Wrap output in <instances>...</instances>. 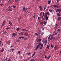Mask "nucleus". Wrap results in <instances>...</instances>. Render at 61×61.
<instances>
[{
	"label": "nucleus",
	"mask_w": 61,
	"mask_h": 61,
	"mask_svg": "<svg viewBox=\"0 0 61 61\" xmlns=\"http://www.w3.org/2000/svg\"><path fill=\"white\" fill-rule=\"evenodd\" d=\"M57 2L58 4H57L56 5H53V7H55V8H59V5H58L59 2V0H57Z\"/></svg>",
	"instance_id": "f257e3e1"
},
{
	"label": "nucleus",
	"mask_w": 61,
	"mask_h": 61,
	"mask_svg": "<svg viewBox=\"0 0 61 61\" xmlns=\"http://www.w3.org/2000/svg\"><path fill=\"white\" fill-rule=\"evenodd\" d=\"M41 43L40 42L39 45H37V47H36V50H37V49H38V48H39V47H40V46H41Z\"/></svg>",
	"instance_id": "f03ea898"
},
{
	"label": "nucleus",
	"mask_w": 61,
	"mask_h": 61,
	"mask_svg": "<svg viewBox=\"0 0 61 61\" xmlns=\"http://www.w3.org/2000/svg\"><path fill=\"white\" fill-rule=\"evenodd\" d=\"M56 12H58L59 13H60V12H61V9H57L56 10Z\"/></svg>",
	"instance_id": "7ed1b4c3"
},
{
	"label": "nucleus",
	"mask_w": 61,
	"mask_h": 61,
	"mask_svg": "<svg viewBox=\"0 0 61 61\" xmlns=\"http://www.w3.org/2000/svg\"><path fill=\"white\" fill-rule=\"evenodd\" d=\"M5 21L6 22V20L4 21L3 22V23L1 25V27H2V26H4V25H5Z\"/></svg>",
	"instance_id": "20e7f679"
},
{
	"label": "nucleus",
	"mask_w": 61,
	"mask_h": 61,
	"mask_svg": "<svg viewBox=\"0 0 61 61\" xmlns=\"http://www.w3.org/2000/svg\"><path fill=\"white\" fill-rule=\"evenodd\" d=\"M4 48H1L0 50V52H4Z\"/></svg>",
	"instance_id": "39448f33"
},
{
	"label": "nucleus",
	"mask_w": 61,
	"mask_h": 61,
	"mask_svg": "<svg viewBox=\"0 0 61 61\" xmlns=\"http://www.w3.org/2000/svg\"><path fill=\"white\" fill-rule=\"evenodd\" d=\"M25 36H29V34L28 33H25Z\"/></svg>",
	"instance_id": "423d86ee"
},
{
	"label": "nucleus",
	"mask_w": 61,
	"mask_h": 61,
	"mask_svg": "<svg viewBox=\"0 0 61 61\" xmlns=\"http://www.w3.org/2000/svg\"><path fill=\"white\" fill-rule=\"evenodd\" d=\"M15 35V33H13L12 34V36H16L17 35Z\"/></svg>",
	"instance_id": "0eeeda50"
},
{
	"label": "nucleus",
	"mask_w": 61,
	"mask_h": 61,
	"mask_svg": "<svg viewBox=\"0 0 61 61\" xmlns=\"http://www.w3.org/2000/svg\"><path fill=\"white\" fill-rule=\"evenodd\" d=\"M22 10L24 11H25V7H23L22 8Z\"/></svg>",
	"instance_id": "6e6552de"
},
{
	"label": "nucleus",
	"mask_w": 61,
	"mask_h": 61,
	"mask_svg": "<svg viewBox=\"0 0 61 61\" xmlns=\"http://www.w3.org/2000/svg\"><path fill=\"white\" fill-rule=\"evenodd\" d=\"M23 33H24V32H20L19 33V35H21V34H23Z\"/></svg>",
	"instance_id": "1a4fd4ad"
},
{
	"label": "nucleus",
	"mask_w": 61,
	"mask_h": 61,
	"mask_svg": "<svg viewBox=\"0 0 61 61\" xmlns=\"http://www.w3.org/2000/svg\"><path fill=\"white\" fill-rule=\"evenodd\" d=\"M44 43L45 44V45H46V43H47V40H45V41H44Z\"/></svg>",
	"instance_id": "9d476101"
},
{
	"label": "nucleus",
	"mask_w": 61,
	"mask_h": 61,
	"mask_svg": "<svg viewBox=\"0 0 61 61\" xmlns=\"http://www.w3.org/2000/svg\"><path fill=\"white\" fill-rule=\"evenodd\" d=\"M61 17H58V21H60V20L61 19Z\"/></svg>",
	"instance_id": "9b49d317"
},
{
	"label": "nucleus",
	"mask_w": 61,
	"mask_h": 61,
	"mask_svg": "<svg viewBox=\"0 0 61 61\" xmlns=\"http://www.w3.org/2000/svg\"><path fill=\"white\" fill-rule=\"evenodd\" d=\"M29 61H36V60L33 59H31Z\"/></svg>",
	"instance_id": "f8f14e48"
},
{
	"label": "nucleus",
	"mask_w": 61,
	"mask_h": 61,
	"mask_svg": "<svg viewBox=\"0 0 61 61\" xmlns=\"http://www.w3.org/2000/svg\"><path fill=\"white\" fill-rule=\"evenodd\" d=\"M20 30V29H19V28L18 27L16 29V30L17 31H18Z\"/></svg>",
	"instance_id": "ddd939ff"
},
{
	"label": "nucleus",
	"mask_w": 61,
	"mask_h": 61,
	"mask_svg": "<svg viewBox=\"0 0 61 61\" xmlns=\"http://www.w3.org/2000/svg\"><path fill=\"white\" fill-rule=\"evenodd\" d=\"M46 14H47V15H50V13H49V12H47L46 13Z\"/></svg>",
	"instance_id": "4468645a"
},
{
	"label": "nucleus",
	"mask_w": 61,
	"mask_h": 61,
	"mask_svg": "<svg viewBox=\"0 0 61 61\" xmlns=\"http://www.w3.org/2000/svg\"><path fill=\"white\" fill-rule=\"evenodd\" d=\"M57 15L58 16H60L61 15L58 13H57Z\"/></svg>",
	"instance_id": "2eb2a0df"
},
{
	"label": "nucleus",
	"mask_w": 61,
	"mask_h": 61,
	"mask_svg": "<svg viewBox=\"0 0 61 61\" xmlns=\"http://www.w3.org/2000/svg\"><path fill=\"white\" fill-rule=\"evenodd\" d=\"M50 37H50V36L48 37V41H49V40H50V39L51 38Z\"/></svg>",
	"instance_id": "dca6fc26"
},
{
	"label": "nucleus",
	"mask_w": 61,
	"mask_h": 61,
	"mask_svg": "<svg viewBox=\"0 0 61 61\" xmlns=\"http://www.w3.org/2000/svg\"><path fill=\"white\" fill-rule=\"evenodd\" d=\"M13 10L11 9H10L8 10V11L9 12H11Z\"/></svg>",
	"instance_id": "f3484780"
},
{
	"label": "nucleus",
	"mask_w": 61,
	"mask_h": 61,
	"mask_svg": "<svg viewBox=\"0 0 61 61\" xmlns=\"http://www.w3.org/2000/svg\"><path fill=\"white\" fill-rule=\"evenodd\" d=\"M51 2V1H50V0H49V1H48V4H50Z\"/></svg>",
	"instance_id": "a211bd4d"
},
{
	"label": "nucleus",
	"mask_w": 61,
	"mask_h": 61,
	"mask_svg": "<svg viewBox=\"0 0 61 61\" xmlns=\"http://www.w3.org/2000/svg\"><path fill=\"white\" fill-rule=\"evenodd\" d=\"M36 54V52H35L32 55V57H33L34 56H35V54Z\"/></svg>",
	"instance_id": "6ab92c4d"
},
{
	"label": "nucleus",
	"mask_w": 61,
	"mask_h": 61,
	"mask_svg": "<svg viewBox=\"0 0 61 61\" xmlns=\"http://www.w3.org/2000/svg\"><path fill=\"white\" fill-rule=\"evenodd\" d=\"M45 18L46 19V20L47 21V20L48 19V17L47 16L45 17Z\"/></svg>",
	"instance_id": "aec40b11"
},
{
	"label": "nucleus",
	"mask_w": 61,
	"mask_h": 61,
	"mask_svg": "<svg viewBox=\"0 0 61 61\" xmlns=\"http://www.w3.org/2000/svg\"><path fill=\"white\" fill-rule=\"evenodd\" d=\"M47 22H46L45 21H44L43 22V24L45 25H46V24Z\"/></svg>",
	"instance_id": "412c9836"
},
{
	"label": "nucleus",
	"mask_w": 61,
	"mask_h": 61,
	"mask_svg": "<svg viewBox=\"0 0 61 61\" xmlns=\"http://www.w3.org/2000/svg\"><path fill=\"white\" fill-rule=\"evenodd\" d=\"M44 32H41V35H43V34H44Z\"/></svg>",
	"instance_id": "4be33fe9"
},
{
	"label": "nucleus",
	"mask_w": 61,
	"mask_h": 61,
	"mask_svg": "<svg viewBox=\"0 0 61 61\" xmlns=\"http://www.w3.org/2000/svg\"><path fill=\"white\" fill-rule=\"evenodd\" d=\"M42 40V39H39L38 41H37V42H40V41H41Z\"/></svg>",
	"instance_id": "5701e85b"
},
{
	"label": "nucleus",
	"mask_w": 61,
	"mask_h": 61,
	"mask_svg": "<svg viewBox=\"0 0 61 61\" xmlns=\"http://www.w3.org/2000/svg\"><path fill=\"white\" fill-rule=\"evenodd\" d=\"M9 24H10V25H12V23H11V22L10 21H9Z\"/></svg>",
	"instance_id": "b1692460"
},
{
	"label": "nucleus",
	"mask_w": 61,
	"mask_h": 61,
	"mask_svg": "<svg viewBox=\"0 0 61 61\" xmlns=\"http://www.w3.org/2000/svg\"><path fill=\"white\" fill-rule=\"evenodd\" d=\"M56 47H57L56 46V45L54 48L55 50H56Z\"/></svg>",
	"instance_id": "393cba45"
},
{
	"label": "nucleus",
	"mask_w": 61,
	"mask_h": 61,
	"mask_svg": "<svg viewBox=\"0 0 61 61\" xmlns=\"http://www.w3.org/2000/svg\"><path fill=\"white\" fill-rule=\"evenodd\" d=\"M49 11H50V12L51 13H52V12H53V11H52V10L51 9L49 10Z\"/></svg>",
	"instance_id": "a878e982"
},
{
	"label": "nucleus",
	"mask_w": 61,
	"mask_h": 61,
	"mask_svg": "<svg viewBox=\"0 0 61 61\" xmlns=\"http://www.w3.org/2000/svg\"><path fill=\"white\" fill-rule=\"evenodd\" d=\"M26 54H28V55H31V53H29V52H27Z\"/></svg>",
	"instance_id": "bb28decb"
},
{
	"label": "nucleus",
	"mask_w": 61,
	"mask_h": 61,
	"mask_svg": "<svg viewBox=\"0 0 61 61\" xmlns=\"http://www.w3.org/2000/svg\"><path fill=\"white\" fill-rule=\"evenodd\" d=\"M45 28V27L43 28V27H42L41 28V29L42 30H44V29Z\"/></svg>",
	"instance_id": "cd10ccee"
},
{
	"label": "nucleus",
	"mask_w": 61,
	"mask_h": 61,
	"mask_svg": "<svg viewBox=\"0 0 61 61\" xmlns=\"http://www.w3.org/2000/svg\"><path fill=\"white\" fill-rule=\"evenodd\" d=\"M43 13L42 12H41L40 14V16H42V14Z\"/></svg>",
	"instance_id": "c85d7f7f"
},
{
	"label": "nucleus",
	"mask_w": 61,
	"mask_h": 61,
	"mask_svg": "<svg viewBox=\"0 0 61 61\" xmlns=\"http://www.w3.org/2000/svg\"><path fill=\"white\" fill-rule=\"evenodd\" d=\"M46 8V7H45L43 11H45V10Z\"/></svg>",
	"instance_id": "c756f323"
},
{
	"label": "nucleus",
	"mask_w": 61,
	"mask_h": 61,
	"mask_svg": "<svg viewBox=\"0 0 61 61\" xmlns=\"http://www.w3.org/2000/svg\"><path fill=\"white\" fill-rule=\"evenodd\" d=\"M1 44H2V42L1 41H0V46H1Z\"/></svg>",
	"instance_id": "7c9ffc66"
},
{
	"label": "nucleus",
	"mask_w": 61,
	"mask_h": 61,
	"mask_svg": "<svg viewBox=\"0 0 61 61\" xmlns=\"http://www.w3.org/2000/svg\"><path fill=\"white\" fill-rule=\"evenodd\" d=\"M47 47L48 49H49V46L48 45H47Z\"/></svg>",
	"instance_id": "2f4dec72"
},
{
	"label": "nucleus",
	"mask_w": 61,
	"mask_h": 61,
	"mask_svg": "<svg viewBox=\"0 0 61 61\" xmlns=\"http://www.w3.org/2000/svg\"><path fill=\"white\" fill-rule=\"evenodd\" d=\"M39 8L41 10H42V8H41V6H40Z\"/></svg>",
	"instance_id": "473e14b6"
},
{
	"label": "nucleus",
	"mask_w": 61,
	"mask_h": 61,
	"mask_svg": "<svg viewBox=\"0 0 61 61\" xmlns=\"http://www.w3.org/2000/svg\"><path fill=\"white\" fill-rule=\"evenodd\" d=\"M51 47L52 48H53V45L52 44L51 45Z\"/></svg>",
	"instance_id": "72a5a7b5"
},
{
	"label": "nucleus",
	"mask_w": 61,
	"mask_h": 61,
	"mask_svg": "<svg viewBox=\"0 0 61 61\" xmlns=\"http://www.w3.org/2000/svg\"><path fill=\"white\" fill-rule=\"evenodd\" d=\"M27 40V38H26V37H25L24 39V40H25H25Z\"/></svg>",
	"instance_id": "f704fd0d"
},
{
	"label": "nucleus",
	"mask_w": 61,
	"mask_h": 61,
	"mask_svg": "<svg viewBox=\"0 0 61 61\" xmlns=\"http://www.w3.org/2000/svg\"><path fill=\"white\" fill-rule=\"evenodd\" d=\"M13 8H15V7H16V6L15 5H13Z\"/></svg>",
	"instance_id": "c9c22d12"
},
{
	"label": "nucleus",
	"mask_w": 61,
	"mask_h": 61,
	"mask_svg": "<svg viewBox=\"0 0 61 61\" xmlns=\"http://www.w3.org/2000/svg\"><path fill=\"white\" fill-rule=\"evenodd\" d=\"M52 39H53V40H55V37H54L52 38Z\"/></svg>",
	"instance_id": "e433bc0d"
},
{
	"label": "nucleus",
	"mask_w": 61,
	"mask_h": 61,
	"mask_svg": "<svg viewBox=\"0 0 61 61\" xmlns=\"http://www.w3.org/2000/svg\"><path fill=\"white\" fill-rule=\"evenodd\" d=\"M59 31H59H61V30H60V29H59L57 31Z\"/></svg>",
	"instance_id": "4c0bfd02"
},
{
	"label": "nucleus",
	"mask_w": 61,
	"mask_h": 61,
	"mask_svg": "<svg viewBox=\"0 0 61 61\" xmlns=\"http://www.w3.org/2000/svg\"><path fill=\"white\" fill-rule=\"evenodd\" d=\"M42 48H43V47H42V46H41V47H40L41 49H42Z\"/></svg>",
	"instance_id": "58836bf2"
},
{
	"label": "nucleus",
	"mask_w": 61,
	"mask_h": 61,
	"mask_svg": "<svg viewBox=\"0 0 61 61\" xmlns=\"http://www.w3.org/2000/svg\"><path fill=\"white\" fill-rule=\"evenodd\" d=\"M35 35H36L37 36H38V34L37 33H35Z\"/></svg>",
	"instance_id": "ea45409f"
},
{
	"label": "nucleus",
	"mask_w": 61,
	"mask_h": 61,
	"mask_svg": "<svg viewBox=\"0 0 61 61\" xmlns=\"http://www.w3.org/2000/svg\"><path fill=\"white\" fill-rule=\"evenodd\" d=\"M25 30L26 29H22V31H25Z\"/></svg>",
	"instance_id": "a19ab883"
},
{
	"label": "nucleus",
	"mask_w": 61,
	"mask_h": 61,
	"mask_svg": "<svg viewBox=\"0 0 61 61\" xmlns=\"http://www.w3.org/2000/svg\"><path fill=\"white\" fill-rule=\"evenodd\" d=\"M18 0H16L15 1V2H18Z\"/></svg>",
	"instance_id": "79ce46f5"
},
{
	"label": "nucleus",
	"mask_w": 61,
	"mask_h": 61,
	"mask_svg": "<svg viewBox=\"0 0 61 61\" xmlns=\"http://www.w3.org/2000/svg\"><path fill=\"white\" fill-rule=\"evenodd\" d=\"M19 38L20 39H21V38H22V36H20V37H19Z\"/></svg>",
	"instance_id": "37998d69"
},
{
	"label": "nucleus",
	"mask_w": 61,
	"mask_h": 61,
	"mask_svg": "<svg viewBox=\"0 0 61 61\" xmlns=\"http://www.w3.org/2000/svg\"><path fill=\"white\" fill-rule=\"evenodd\" d=\"M52 38H50V40L49 41H50V40H52Z\"/></svg>",
	"instance_id": "c03bdc74"
},
{
	"label": "nucleus",
	"mask_w": 61,
	"mask_h": 61,
	"mask_svg": "<svg viewBox=\"0 0 61 61\" xmlns=\"http://www.w3.org/2000/svg\"><path fill=\"white\" fill-rule=\"evenodd\" d=\"M41 46L43 47V44H41Z\"/></svg>",
	"instance_id": "a18cd8bd"
},
{
	"label": "nucleus",
	"mask_w": 61,
	"mask_h": 61,
	"mask_svg": "<svg viewBox=\"0 0 61 61\" xmlns=\"http://www.w3.org/2000/svg\"><path fill=\"white\" fill-rule=\"evenodd\" d=\"M6 29H7V30H8V29H9V27H7L6 28Z\"/></svg>",
	"instance_id": "49530a36"
},
{
	"label": "nucleus",
	"mask_w": 61,
	"mask_h": 61,
	"mask_svg": "<svg viewBox=\"0 0 61 61\" xmlns=\"http://www.w3.org/2000/svg\"><path fill=\"white\" fill-rule=\"evenodd\" d=\"M43 16H44V15H45V13H44V12L43 13Z\"/></svg>",
	"instance_id": "de8ad7c7"
},
{
	"label": "nucleus",
	"mask_w": 61,
	"mask_h": 61,
	"mask_svg": "<svg viewBox=\"0 0 61 61\" xmlns=\"http://www.w3.org/2000/svg\"><path fill=\"white\" fill-rule=\"evenodd\" d=\"M47 14H46V15H45V17H46V16H47Z\"/></svg>",
	"instance_id": "09e8293b"
},
{
	"label": "nucleus",
	"mask_w": 61,
	"mask_h": 61,
	"mask_svg": "<svg viewBox=\"0 0 61 61\" xmlns=\"http://www.w3.org/2000/svg\"><path fill=\"white\" fill-rule=\"evenodd\" d=\"M50 58L48 56L47 57V59H49Z\"/></svg>",
	"instance_id": "8fccbe9b"
},
{
	"label": "nucleus",
	"mask_w": 61,
	"mask_h": 61,
	"mask_svg": "<svg viewBox=\"0 0 61 61\" xmlns=\"http://www.w3.org/2000/svg\"><path fill=\"white\" fill-rule=\"evenodd\" d=\"M36 17V16H35V15H34L33 16V18H35Z\"/></svg>",
	"instance_id": "3c124183"
},
{
	"label": "nucleus",
	"mask_w": 61,
	"mask_h": 61,
	"mask_svg": "<svg viewBox=\"0 0 61 61\" xmlns=\"http://www.w3.org/2000/svg\"><path fill=\"white\" fill-rule=\"evenodd\" d=\"M12 51H14L15 50V49H12Z\"/></svg>",
	"instance_id": "603ef678"
},
{
	"label": "nucleus",
	"mask_w": 61,
	"mask_h": 61,
	"mask_svg": "<svg viewBox=\"0 0 61 61\" xmlns=\"http://www.w3.org/2000/svg\"><path fill=\"white\" fill-rule=\"evenodd\" d=\"M5 61H7V59H5Z\"/></svg>",
	"instance_id": "864d4df0"
},
{
	"label": "nucleus",
	"mask_w": 61,
	"mask_h": 61,
	"mask_svg": "<svg viewBox=\"0 0 61 61\" xmlns=\"http://www.w3.org/2000/svg\"><path fill=\"white\" fill-rule=\"evenodd\" d=\"M57 34V33H55V35H56Z\"/></svg>",
	"instance_id": "5fc2aeb1"
},
{
	"label": "nucleus",
	"mask_w": 61,
	"mask_h": 61,
	"mask_svg": "<svg viewBox=\"0 0 61 61\" xmlns=\"http://www.w3.org/2000/svg\"><path fill=\"white\" fill-rule=\"evenodd\" d=\"M52 37H53V36H51V38H52Z\"/></svg>",
	"instance_id": "6e6d98bb"
},
{
	"label": "nucleus",
	"mask_w": 61,
	"mask_h": 61,
	"mask_svg": "<svg viewBox=\"0 0 61 61\" xmlns=\"http://www.w3.org/2000/svg\"><path fill=\"white\" fill-rule=\"evenodd\" d=\"M22 37L23 39H24L25 38V36Z\"/></svg>",
	"instance_id": "4d7b16f0"
},
{
	"label": "nucleus",
	"mask_w": 61,
	"mask_h": 61,
	"mask_svg": "<svg viewBox=\"0 0 61 61\" xmlns=\"http://www.w3.org/2000/svg\"><path fill=\"white\" fill-rule=\"evenodd\" d=\"M45 58H47V56H45Z\"/></svg>",
	"instance_id": "13d9d810"
},
{
	"label": "nucleus",
	"mask_w": 61,
	"mask_h": 61,
	"mask_svg": "<svg viewBox=\"0 0 61 61\" xmlns=\"http://www.w3.org/2000/svg\"><path fill=\"white\" fill-rule=\"evenodd\" d=\"M0 5H1V6H2V5H3V4H0Z\"/></svg>",
	"instance_id": "bf43d9fd"
},
{
	"label": "nucleus",
	"mask_w": 61,
	"mask_h": 61,
	"mask_svg": "<svg viewBox=\"0 0 61 61\" xmlns=\"http://www.w3.org/2000/svg\"><path fill=\"white\" fill-rule=\"evenodd\" d=\"M5 34H7V32H6V31H5Z\"/></svg>",
	"instance_id": "052dcab7"
},
{
	"label": "nucleus",
	"mask_w": 61,
	"mask_h": 61,
	"mask_svg": "<svg viewBox=\"0 0 61 61\" xmlns=\"http://www.w3.org/2000/svg\"><path fill=\"white\" fill-rule=\"evenodd\" d=\"M42 18V19H43V16H41Z\"/></svg>",
	"instance_id": "680f3d73"
},
{
	"label": "nucleus",
	"mask_w": 61,
	"mask_h": 61,
	"mask_svg": "<svg viewBox=\"0 0 61 61\" xmlns=\"http://www.w3.org/2000/svg\"><path fill=\"white\" fill-rule=\"evenodd\" d=\"M20 53V51H19L18 52V54Z\"/></svg>",
	"instance_id": "e2e57ef3"
},
{
	"label": "nucleus",
	"mask_w": 61,
	"mask_h": 61,
	"mask_svg": "<svg viewBox=\"0 0 61 61\" xmlns=\"http://www.w3.org/2000/svg\"><path fill=\"white\" fill-rule=\"evenodd\" d=\"M25 31H26V32H27V31H28V30H25Z\"/></svg>",
	"instance_id": "0e129e2a"
},
{
	"label": "nucleus",
	"mask_w": 61,
	"mask_h": 61,
	"mask_svg": "<svg viewBox=\"0 0 61 61\" xmlns=\"http://www.w3.org/2000/svg\"><path fill=\"white\" fill-rule=\"evenodd\" d=\"M10 51H13L12 50V49H11L10 50Z\"/></svg>",
	"instance_id": "69168bd1"
},
{
	"label": "nucleus",
	"mask_w": 61,
	"mask_h": 61,
	"mask_svg": "<svg viewBox=\"0 0 61 61\" xmlns=\"http://www.w3.org/2000/svg\"><path fill=\"white\" fill-rule=\"evenodd\" d=\"M50 58L51 57V56H48Z\"/></svg>",
	"instance_id": "338daca9"
},
{
	"label": "nucleus",
	"mask_w": 61,
	"mask_h": 61,
	"mask_svg": "<svg viewBox=\"0 0 61 61\" xmlns=\"http://www.w3.org/2000/svg\"><path fill=\"white\" fill-rule=\"evenodd\" d=\"M8 61H11V60H9Z\"/></svg>",
	"instance_id": "774afa93"
}]
</instances>
